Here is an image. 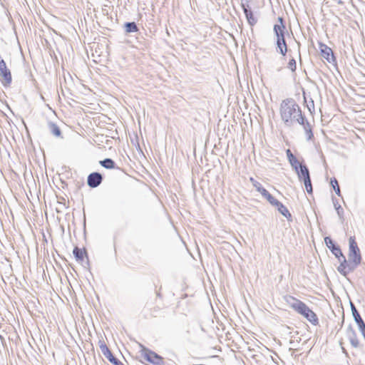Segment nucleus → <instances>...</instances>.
<instances>
[{"instance_id": "obj_7", "label": "nucleus", "mask_w": 365, "mask_h": 365, "mask_svg": "<svg viewBox=\"0 0 365 365\" xmlns=\"http://www.w3.org/2000/svg\"><path fill=\"white\" fill-rule=\"evenodd\" d=\"M341 257L343 258V261L341 262L337 270L343 276H346L349 272H353L357 267L355 266L353 262H351L349 260L347 261L344 255Z\"/></svg>"}, {"instance_id": "obj_12", "label": "nucleus", "mask_w": 365, "mask_h": 365, "mask_svg": "<svg viewBox=\"0 0 365 365\" xmlns=\"http://www.w3.org/2000/svg\"><path fill=\"white\" fill-rule=\"evenodd\" d=\"M322 56L328 62L331 63L334 61V56L332 50L324 43L319 44Z\"/></svg>"}, {"instance_id": "obj_18", "label": "nucleus", "mask_w": 365, "mask_h": 365, "mask_svg": "<svg viewBox=\"0 0 365 365\" xmlns=\"http://www.w3.org/2000/svg\"><path fill=\"white\" fill-rule=\"evenodd\" d=\"M48 128L49 132L56 137H61V131L59 127L53 122L48 123Z\"/></svg>"}, {"instance_id": "obj_6", "label": "nucleus", "mask_w": 365, "mask_h": 365, "mask_svg": "<svg viewBox=\"0 0 365 365\" xmlns=\"http://www.w3.org/2000/svg\"><path fill=\"white\" fill-rule=\"evenodd\" d=\"M141 349V353L143 356L144 359L154 364H160L162 361V358L158 356L156 353L146 349L143 345H140Z\"/></svg>"}, {"instance_id": "obj_9", "label": "nucleus", "mask_w": 365, "mask_h": 365, "mask_svg": "<svg viewBox=\"0 0 365 365\" xmlns=\"http://www.w3.org/2000/svg\"><path fill=\"white\" fill-rule=\"evenodd\" d=\"M103 177L99 173H92L88 176L87 183L91 187H98L102 182Z\"/></svg>"}, {"instance_id": "obj_10", "label": "nucleus", "mask_w": 365, "mask_h": 365, "mask_svg": "<svg viewBox=\"0 0 365 365\" xmlns=\"http://www.w3.org/2000/svg\"><path fill=\"white\" fill-rule=\"evenodd\" d=\"M101 350L103 355L108 359V361L112 363L113 365H124L122 362H120L118 359H117L115 357H114L111 353V351L109 350V349L107 347V346L105 344H102L100 346Z\"/></svg>"}, {"instance_id": "obj_24", "label": "nucleus", "mask_w": 365, "mask_h": 365, "mask_svg": "<svg viewBox=\"0 0 365 365\" xmlns=\"http://www.w3.org/2000/svg\"><path fill=\"white\" fill-rule=\"evenodd\" d=\"M303 180H304V186H305L307 192L309 194H312V185L310 178H307Z\"/></svg>"}, {"instance_id": "obj_26", "label": "nucleus", "mask_w": 365, "mask_h": 365, "mask_svg": "<svg viewBox=\"0 0 365 365\" xmlns=\"http://www.w3.org/2000/svg\"><path fill=\"white\" fill-rule=\"evenodd\" d=\"M287 68L290 69L292 72H294L297 68L296 61L294 58L289 60Z\"/></svg>"}, {"instance_id": "obj_11", "label": "nucleus", "mask_w": 365, "mask_h": 365, "mask_svg": "<svg viewBox=\"0 0 365 365\" xmlns=\"http://www.w3.org/2000/svg\"><path fill=\"white\" fill-rule=\"evenodd\" d=\"M324 242L327 246L331 250V252L335 255V257L338 258L339 260H341L340 257H343L344 255L341 252L340 248L338 246H336L332 240L329 237H326L324 238Z\"/></svg>"}, {"instance_id": "obj_21", "label": "nucleus", "mask_w": 365, "mask_h": 365, "mask_svg": "<svg viewBox=\"0 0 365 365\" xmlns=\"http://www.w3.org/2000/svg\"><path fill=\"white\" fill-rule=\"evenodd\" d=\"M100 164L106 169L115 168V162L110 158H106L103 160H101Z\"/></svg>"}, {"instance_id": "obj_14", "label": "nucleus", "mask_w": 365, "mask_h": 365, "mask_svg": "<svg viewBox=\"0 0 365 365\" xmlns=\"http://www.w3.org/2000/svg\"><path fill=\"white\" fill-rule=\"evenodd\" d=\"M346 336L353 347L357 348L359 346V343L357 339L356 331L351 326H349L346 329Z\"/></svg>"}, {"instance_id": "obj_8", "label": "nucleus", "mask_w": 365, "mask_h": 365, "mask_svg": "<svg viewBox=\"0 0 365 365\" xmlns=\"http://www.w3.org/2000/svg\"><path fill=\"white\" fill-rule=\"evenodd\" d=\"M351 312H352V315L354 317V321L358 324L359 329L360 330V331L361 332V334L363 335V336L365 339V323L364 322V321H363L362 318L361 317L356 308L355 307L354 304H352L351 302Z\"/></svg>"}, {"instance_id": "obj_16", "label": "nucleus", "mask_w": 365, "mask_h": 365, "mask_svg": "<svg viewBox=\"0 0 365 365\" xmlns=\"http://www.w3.org/2000/svg\"><path fill=\"white\" fill-rule=\"evenodd\" d=\"M287 156L289 160V163L295 171H297V168L302 163L296 158V157L292 154L289 149L287 150Z\"/></svg>"}, {"instance_id": "obj_25", "label": "nucleus", "mask_w": 365, "mask_h": 365, "mask_svg": "<svg viewBox=\"0 0 365 365\" xmlns=\"http://www.w3.org/2000/svg\"><path fill=\"white\" fill-rule=\"evenodd\" d=\"M242 7L243 9V11L246 16V17L247 16L250 15V14H252V11L251 10V8L250 7L249 4H244V3H242Z\"/></svg>"}, {"instance_id": "obj_4", "label": "nucleus", "mask_w": 365, "mask_h": 365, "mask_svg": "<svg viewBox=\"0 0 365 365\" xmlns=\"http://www.w3.org/2000/svg\"><path fill=\"white\" fill-rule=\"evenodd\" d=\"M349 261L353 262V264L358 267L361 261V256L360 254L359 248L358 247L357 243L355 241L354 237H350L349 240Z\"/></svg>"}, {"instance_id": "obj_27", "label": "nucleus", "mask_w": 365, "mask_h": 365, "mask_svg": "<svg viewBox=\"0 0 365 365\" xmlns=\"http://www.w3.org/2000/svg\"><path fill=\"white\" fill-rule=\"evenodd\" d=\"M334 207H335V209H336V210L337 212V214H338L339 217L340 218H341L342 215H343V213H344V210H343L342 207H341L340 205H339L337 202H335L334 201Z\"/></svg>"}, {"instance_id": "obj_2", "label": "nucleus", "mask_w": 365, "mask_h": 365, "mask_svg": "<svg viewBox=\"0 0 365 365\" xmlns=\"http://www.w3.org/2000/svg\"><path fill=\"white\" fill-rule=\"evenodd\" d=\"M287 302L290 307L294 309L297 312L304 316L312 324L317 325L318 324V318L316 314L311 310L303 302L293 297H289Z\"/></svg>"}, {"instance_id": "obj_17", "label": "nucleus", "mask_w": 365, "mask_h": 365, "mask_svg": "<svg viewBox=\"0 0 365 365\" xmlns=\"http://www.w3.org/2000/svg\"><path fill=\"white\" fill-rule=\"evenodd\" d=\"M299 180H304L307 178H310L309 171L305 165L301 164L296 171Z\"/></svg>"}, {"instance_id": "obj_23", "label": "nucleus", "mask_w": 365, "mask_h": 365, "mask_svg": "<svg viewBox=\"0 0 365 365\" xmlns=\"http://www.w3.org/2000/svg\"><path fill=\"white\" fill-rule=\"evenodd\" d=\"M331 185L334 188L336 194L338 196H340L341 195V191H340V188H339V184H338V181H337V180L336 178L331 179Z\"/></svg>"}, {"instance_id": "obj_28", "label": "nucleus", "mask_w": 365, "mask_h": 365, "mask_svg": "<svg viewBox=\"0 0 365 365\" xmlns=\"http://www.w3.org/2000/svg\"><path fill=\"white\" fill-rule=\"evenodd\" d=\"M246 18H247L248 23L251 26H253L257 23V19L254 16L253 13L250 14V15L247 16Z\"/></svg>"}, {"instance_id": "obj_15", "label": "nucleus", "mask_w": 365, "mask_h": 365, "mask_svg": "<svg viewBox=\"0 0 365 365\" xmlns=\"http://www.w3.org/2000/svg\"><path fill=\"white\" fill-rule=\"evenodd\" d=\"M275 202H273L271 205L275 206L277 208L278 211L288 220H291L292 215L290 214L287 208L277 199H275Z\"/></svg>"}, {"instance_id": "obj_5", "label": "nucleus", "mask_w": 365, "mask_h": 365, "mask_svg": "<svg viewBox=\"0 0 365 365\" xmlns=\"http://www.w3.org/2000/svg\"><path fill=\"white\" fill-rule=\"evenodd\" d=\"M0 75L2 78L1 83L4 86H9L12 81L10 70L6 67V62L0 56Z\"/></svg>"}, {"instance_id": "obj_13", "label": "nucleus", "mask_w": 365, "mask_h": 365, "mask_svg": "<svg viewBox=\"0 0 365 365\" xmlns=\"http://www.w3.org/2000/svg\"><path fill=\"white\" fill-rule=\"evenodd\" d=\"M254 187L259 192L261 193L264 197L267 200L270 204L276 202L275 198L271 194H269V192L265 188H264L259 182H255Z\"/></svg>"}, {"instance_id": "obj_20", "label": "nucleus", "mask_w": 365, "mask_h": 365, "mask_svg": "<svg viewBox=\"0 0 365 365\" xmlns=\"http://www.w3.org/2000/svg\"><path fill=\"white\" fill-rule=\"evenodd\" d=\"M126 33H133L138 31V26L135 22H127L125 24Z\"/></svg>"}, {"instance_id": "obj_29", "label": "nucleus", "mask_w": 365, "mask_h": 365, "mask_svg": "<svg viewBox=\"0 0 365 365\" xmlns=\"http://www.w3.org/2000/svg\"><path fill=\"white\" fill-rule=\"evenodd\" d=\"M250 180H251V182H253V184H254V183H255V182L252 178H250Z\"/></svg>"}, {"instance_id": "obj_22", "label": "nucleus", "mask_w": 365, "mask_h": 365, "mask_svg": "<svg viewBox=\"0 0 365 365\" xmlns=\"http://www.w3.org/2000/svg\"><path fill=\"white\" fill-rule=\"evenodd\" d=\"M73 253L77 261H82L83 259V255L86 253V252L76 247L73 249Z\"/></svg>"}, {"instance_id": "obj_1", "label": "nucleus", "mask_w": 365, "mask_h": 365, "mask_svg": "<svg viewBox=\"0 0 365 365\" xmlns=\"http://www.w3.org/2000/svg\"><path fill=\"white\" fill-rule=\"evenodd\" d=\"M279 112L282 121L287 127H292L296 123H304V117L301 108L292 98H287L282 101Z\"/></svg>"}, {"instance_id": "obj_19", "label": "nucleus", "mask_w": 365, "mask_h": 365, "mask_svg": "<svg viewBox=\"0 0 365 365\" xmlns=\"http://www.w3.org/2000/svg\"><path fill=\"white\" fill-rule=\"evenodd\" d=\"M301 125H303V127H304V130L306 133L307 139L308 140L312 139V138L313 137V133L312 131V126H311L310 123L309 122L306 121V120L304 119V123H302Z\"/></svg>"}, {"instance_id": "obj_3", "label": "nucleus", "mask_w": 365, "mask_h": 365, "mask_svg": "<svg viewBox=\"0 0 365 365\" xmlns=\"http://www.w3.org/2000/svg\"><path fill=\"white\" fill-rule=\"evenodd\" d=\"M278 21L279 24H275L274 26V32L277 38V51L284 56L287 52V45L285 41L286 27L283 24V19L282 17H279Z\"/></svg>"}, {"instance_id": "obj_30", "label": "nucleus", "mask_w": 365, "mask_h": 365, "mask_svg": "<svg viewBox=\"0 0 365 365\" xmlns=\"http://www.w3.org/2000/svg\"><path fill=\"white\" fill-rule=\"evenodd\" d=\"M340 259H341V260H339V261L341 262V261H343V258L341 257Z\"/></svg>"}]
</instances>
